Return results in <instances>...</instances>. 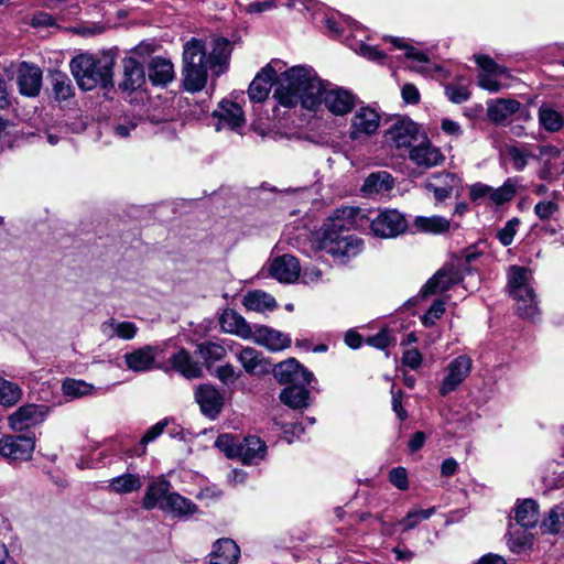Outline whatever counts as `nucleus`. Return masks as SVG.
<instances>
[{
  "label": "nucleus",
  "instance_id": "f257e3e1",
  "mask_svg": "<svg viewBox=\"0 0 564 564\" xmlns=\"http://www.w3.org/2000/svg\"><path fill=\"white\" fill-rule=\"evenodd\" d=\"M282 106L343 117L356 106L357 97L347 88L323 80L316 70L307 65L290 67L278 90Z\"/></svg>",
  "mask_w": 564,
  "mask_h": 564
},
{
  "label": "nucleus",
  "instance_id": "f03ea898",
  "mask_svg": "<svg viewBox=\"0 0 564 564\" xmlns=\"http://www.w3.org/2000/svg\"><path fill=\"white\" fill-rule=\"evenodd\" d=\"M231 43L225 37H215L210 51L203 40L193 37L183 47V85L187 91H200L207 83L208 69L215 76L225 73L231 56Z\"/></svg>",
  "mask_w": 564,
  "mask_h": 564
},
{
  "label": "nucleus",
  "instance_id": "7ed1b4c3",
  "mask_svg": "<svg viewBox=\"0 0 564 564\" xmlns=\"http://www.w3.org/2000/svg\"><path fill=\"white\" fill-rule=\"evenodd\" d=\"M367 217L364 210L355 206L337 208L322 228L319 248L340 262L356 257L362 250V240L348 234L351 229L362 227Z\"/></svg>",
  "mask_w": 564,
  "mask_h": 564
},
{
  "label": "nucleus",
  "instance_id": "20e7f679",
  "mask_svg": "<svg viewBox=\"0 0 564 564\" xmlns=\"http://www.w3.org/2000/svg\"><path fill=\"white\" fill-rule=\"evenodd\" d=\"M113 59L104 55L97 57L89 53L75 56L69 64L70 72L83 90H91L97 86L104 89L112 88Z\"/></svg>",
  "mask_w": 564,
  "mask_h": 564
},
{
  "label": "nucleus",
  "instance_id": "39448f33",
  "mask_svg": "<svg viewBox=\"0 0 564 564\" xmlns=\"http://www.w3.org/2000/svg\"><path fill=\"white\" fill-rule=\"evenodd\" d=\"M510 294L517 302L516 310L519 316L535 321L540 310L535 294L530 283V271L522 267H512L509 275Z\"/></svg>",
  "mask_w": 564,
  "mask_h": 564
},
{
  "label": "nucleus",
  "instance_id": "423d86ee",
  "mask_svg": "<svg viewBox=\"0 0 564 564\" xmlns=\"http://www.w3.org/2000/svg\"><path fill=\"white\" fill-rule=\"evenodd\" d=\"M290 72L286 64L281 59H272L256 75L251 82L248 95L252 101L261 102L269 96L270 89L274 86L273 97L282 106L278 95L280 83L285 74Z\"/></svg>",
  "mask_w": 564,
  "mask_h": 564
},
{
  "label": "nucleus",
  "instance_id": "0eeeda50",
  "mask_svg": "<svg viewBox=\"0 0 564 564\" xmlns=\"http://www.w3.org/2000/svg\"><path fill=\"white\" fill-rule=\"evenodd\" d=\"M420 137L419 126L406 117L394 118L384 132L386 143L397 150H409Z\"/></svg>",
  "mask_w": 564,
  "mask_h": 564
},
{
  "label": "nucleus",
  "instance_id": "6e6552de",
  "mask_svg": "<svg viewBox=\"0 0 564 564\" xmlns=\"http://www.w3.org/2000/svg\"><path fill=\"white\" fill-rule=\"evenodd\" d=\"M380 122L381 116L375 108L360 106L350 118L348 135L352 141L364 142L378 131Z\"/></svg>",
  "mask_w": 564,
  "mask_h": 564
},
{
  "label": "nucleus",
  "instance_id": "1a4fd4ad",
  "mask_svg": "<svg viewBox=\"0 0 564 564\" xmlns=\"http://www.w3.org/2000/svg\"><path fill=\"white\" fill-rule=\"evenodd\" d=\"M473 369V360L467 355H459L452 359L443 370V378L438 386V393L445 397L456 391L468 378Z\"/></svg>",
  "mask_w": 564,
  "mask_h": 564
},
{
  "label": "nucleus",
  "instance_id": "9d476101",
  "mask_svg": "<svg viewBox=\"0 0 564 564\" xmlns=\"http://www.w3.org/2000/svg\"><path fill=\"white\" fill-rule=\"evenodd\" d=\"M50 412L46 404L26 403L9 415L8 423L13 431L23 432L44 423Z\"/></svg>",
  "mask_w": 564,
  "mask_h": 564
},
{
  "label": "nucleus",
  "instance_id": "9b49d317",
  "mask_svg": "<svg viewBox=\"0 0 564 564\" xmlns=\"http://www.w3.org/2000/svg\"><path fill=\"white\" fill-rule=\"evenodd\" d=\"M408 228L405 217L397 209H386L371 219L370 229L376 237L394 238Z\"/></svg>",
  "mask_w": 564,
  "mask_h": 564
},
{
  "label": "nucleus",
  "instance_id": "f8f14e48",
  "mask_svg": "<svg viewBox=\"0 0 564 564\" xmlns=\"http://www.w3.org/2000/svg\"><path fill=\"white\" fill-rule=\"evenodd\" d=\"M35 449V437L6 435L0 438V456L8 462L29 460Z\"/></svg>",
  "mask_w": 564,
  "mask_h": 564
},
{
  "label": "nucleus",
  "instance_id": "ddd939ff",
  "mask_svg": "<svg viewBox=\"0 0 564 564\" xmlns=\"http://www.w3.org/2000/svg\"><path fill=\"white\" fill-rule=\"evenodd\" d=\"M541 163L539 177L544 181H554L564 173V151L553 145H543L535 158Z\"/></svg>",
  "mask_w": 564,
  "mask_h": 564
},
{
  "label": "nucleus",
  "instance_id": "4468645a",
  "mask_svg": "<svg viewBox=\"0 0 564 564\" xmlns=\"http://www.w3.org/2000/svg\"><path fill=\"white\" fill-rule=\"evenodd\" d=\"M476 63L481 68V73L478 76V84L481 88L497 93L507 86L499 80L502 77H507L506 67L497 64L487 55L477 56Z\"/></svg>",
  "mask_w": 564,
  "mask_h": 564
},
{
  "label": "nucleus",
  "instance_id": "2eb2a0df",
  "mask_svg": "<svg viewBox=\"0 0 564 564\" xmlns=\"http://www.w3.org/2000/svg\"><path fill=\"white\" fill-rule=\"evenodd\" d=\"M273 375L280 383L284 384H310L314 375L304 368L295 358H290L278 364Z\"/></svg>",
  "mask_w": 564,
  "mask_h": 564
},
{
  "label": "nucleus",
  "instance_id": "dca6fc26",
  "mask_svg": "<svg viewBox=\"0 0 564 564\" xmlns=\"http://www.w3.org/2000/svg\"><path fill=\"white\" fill-rule=\"evenodd\" d=\"M409 160L422 170H429L438 165L444 156L440 150L432 145L426 137L422 135V140L414 143L409 149Z\"/></svg>",
  "mask_w": 564,
  "mask_h": 564
},
{
  "label": "nucleus",
  "instance_id": "f3484780",
  "mask_svg": "<svg viewBox=\"0 0 564 564\" xmlns=\"http://www.w3.org/2000/svg\"><path fill=\"white\" fill-rule=\"evenodd\" d=\"M17 85L21 95L35 97L42 87V70L36 65L23 62L17 74Z\"/></svg>",
  "mask_w": 564,
  "mask_h": 564
},
{
  "label": "nucleus",
  "instance_id": "a211bd4d",
  "mask_svg": "<svg viewBox=\"0 0 564 564\" xmlns=\"http://www.w3.org/2000/svg\"><path fill=\"white\" fill-rule=\"evenodd\" d=\"M250 339L270 351H281L291 345V337L288 334L268 326H257Z\"/></svg>",
  "mask_w": 564,
  "mask_h": 564
},
{
  "label": "nucleus",
  "instance_id": "6ab92c4d",
  "mask_svg": "<svg viewBox=\"0 0 564 564\" xmlns=\"http://www.w3.org/2000/svg\"><path fill=\"white\" fill-rule=\"evenodd\" d=\"M213 115L218 120L216 126L217 130H237L245 123V117L241 107L232 101H221L218 108L214 110Z\"/></svg>",
  "mask_w": 564,
  "mask_h": 564
},
{
  "label": "nucleus",
  "instance_id": "aec40b11",
  "mask_svg": "<svg viewBox=\"0 0 564 564\" xmlns=\"http://www.w3.org/2000/svg\"><path fill=\"white\" fill-rule=\"evenodd\" d=\"M195 399L203 414L209 419H216L224 405V399L219 391L209 384L199 386L195 392Z\"/></svg>",
  "mask_w": 564,
  "mask_h": 564
},
{
  "label": "nucleus",
  "instance_id": "412c9836",
  "mask_svg": "<svg viewBox=\"0 0 564 564\" xmlns=\"http://www.w3.org/2000/svg\"><path fill=\"white\" fill-rule=\"evenodd\" d=\"M270 275L282 283H293L301 273L297 259L290 254L275 258L269 268Z\"/></svg>",
  "mask_w": 564,
  "mask_h": 564
},
{
  "label": "nucleus",
  "instance_id": "4be33fe9",
  "mask_svg": "<svg viewBox=\"0 0 564 564\" xmlns=\"http://www.w3.org/2000/svg\"><path fill=\"white\" fill-rule=\"evenodd\" d=\"M159 352L160 348L158 346H143L124 355L126 365L128 369L135 372L149 371L154 368Z\"/></svg>",
  "mask_w": 564,
  "mask_h": 564
},
{
  "label": "nucleus",
  "instance_id": "5701e85b",
  "mask_svg": "<svg viewBox=\"0 0 564 564\" xmlns=\"http://www.w3.org/2000/svg\"><path fill=\"white\" fill-rule=\"evenodd\" d=\"M171 482L163 477H159L150 482L147 487L142 506L147 510L159 508L167 502L169 496H171Z\"/></svg>",
  "mask_w": 564,
  "mask_h": 564
},
{
  "label": "nucleus",
  "instance_id": "b1692460",
  "mask_svg": "<svg viewBox=\"0 0 564 564\" xmlns=\"http://www.w3.org/2000/svg\"><path fill=\"white\" fill-rule=\"evenodd\" d=\"M459 281V276L453 269L438 270L422 288L420 295L427 297L430 295L443 293L449 290Z\"/></svg>",
  "mask_w": 564,
  "mask_h": 564
},
{
  "label": "nucleus",
  "instance_id": "393cba45",
  "mask_svg": "<svg viewBox=\"0 0 564 564\" xmlns=\"http://www.w3.org/2000/svg\"><path fill=\"white\" fill-rule=\"evenodd\" d=\"M237 359L245 371L251 376H262L270 372L271 364L267 361L261 352L251 347L242 348L237 354Z\"/></svg>",
  "mask_w": 564,
  "mask_h": 564
},
{
  "label": "nucleus",
  "instance_id": "a878e982",
  "mask_svg": "<svg viewBox=\"0 0 564 564\" xmlns=\"http://www.w3.org/2000/svg\"><path fill=\"white\" fill-rule=\"evenodd\" d=\"M224 332L237 335L243 339H250L252 328L247 321L234 310H225L219 318Z\"/></svg>",
  "mask_w": 564,
  "mask_h": 564
},
{
  "label": "nucleus",
  "instance_id": "bb28decb",
  "mask_svg": "<svg viewBox=\"0 0 564 564\" xmlns=\"http://www.w3.org/2000/svg\"><path fill=\"white\" fill-rule=\"evenodd\" d=\"M240 550L235 541L219 539L213 546L210 564H238Z\"/></svg>",
  "mask_w": 564,
  "mask_h": 564
},
{
  "label": "nucleus",
  "instance_id": "cd10ccee",
  "mask_svg": "<svg viewBox=\"0 0 564 564\" xmlns=\"http://www.w3.org/2000/svg\"><path fill=\"white\" fill-rule=\"evenodd\" d=\"M521 107L516 99L498 98L488 102L487 117L495 123H502L514 115Z\"/></svg>",
  "mask_w": 564,
  "mask_h": 564
},
{
  "label": "nucleus",
  "instance_id": "c85d7f7f",
  "mask_svg": "<svg viewBox=\"0 0 564 564\" xmlns=\"http://www.w3.org/2000/svg\"><path fill=\"white\" fill-rule=\"evenodd\" d=\"M394 186V180L390 173L386 171H378L369 174L361 187L365 196L387 194Z\"/></svg>",
  "mask_w": 564,
  "mask_h": 564
},
{
  "label": "nucleus",
  "instance_id": "c756f323",
  "mask_svg": "<svg viewBox=\"0 0 564 564\" xmlns=\"http://www.w3.org/2000/svg\"><path fill=\"white\" fill-rule=\"evenodd\" d=\"M265 453L267 446L264 442L257 436H248L240 442L238 457L245 464H257L264 458Z\"/></svg>",
  "mask_w": 564,
  "mask_h": 564
},
{
  "label": "nucleus",
  "instance_id": "7c9ffc66",
  "mask_svg": "<svg viewBox=\"0 0 564 564\" xmlns=\"http://www.w3.org/2000/svg\"><path fill=\"white\" fill-rule=\"evenodd\" d=\"M123 80L120 87L124 90H135L144 83V70L134 57L123 59Z\"/></svg>",
  "mask_w": 564,
  "mask_h": 564
},
{
  "label": "nucleus",
  "instance_id": "2f4dec72",
  "mask_svg": "<svg viewBox=\"0 0 564 564\" xmlns=\"http://www.w3.org/2000/svg\"><path fill=\"white\" fill-rule=\"evenodd\" d=\"M161 510L173 517L183 518L196 513L197 506L189 499L173 491L171 496H169L167 502L161 506Z\"/></svg>",
  "mask_w": 564,
  "mask_h": 564
},
{
  "label": "nucleus",
  "instance_id": "473e14b6",
  "mask_svg": "<svg viewBox=\"0 0 564 564\" xmlns=\"http://www.w3.org/2000/svg\"><path fill=\"white\" fill-rule=\"evenodd\" d=\"M242 304L248 311L259 313L272 312L276 307L275 299L261 290L249 291L243 296Z\"/></svg>",
  "mask_w": 564,
  "mask_h": 564
},
{
  "label": "nucleus",
  "instance_id": "72a5a7b5",
  "mask_svg": "<svg viewBox=\"0 0 564 564\" xmlns=\"http://www.w3.org/2000/svg\"><path fill=\"white\" fill-rule=\"evenodd\" d=\"M100 330L102 335L108 339L118 337L123 340H130L135 336L138 327L134 323L119 322L111 318L101 324Z\"/></svg>",
  "mask_w": 564,
  "mask_h": 564
},
{
  "label": "nucleus",
  "instance_id": "f704fd0d",
  "mask_svg": "<svg viewBox=\"0 0 564 564\" xmlns=\"http://www.w3.org/2000/svg\"><path fill=\"white\" fill-rule=\"evenodd\" d=\"M149 78L154 85L165 86L174 78V67L171 61L154 57L149 64Z\"/></svg>",
  "mask_w": 564,
  "mask_h": 564
},
{
  "label": "nucleus",
  "instance_id": "c9c22d12",
  "mask_svg": "<svg viewBox=\"0 0 564 564\" xmlns=\"http://www.w3.org/2000/svg\"><path fill=\"white\" fill-rule=\"evenodd\" d=\"M172 367L187 379L199 378L202 376L200 365L193 360L185 349L178 350L171 357Z\"/></svg>",
  "mask_w": 564,
  "mask_h": 564
},
{
  "label": "nucleus",
  "instance_id": "e433bc0d",
  "mask_svg": "<svg viewBox=\"0 0 564 564\" xmlns=\"http://www.w3.org/2000/svg\"><path fill=\"white\" fill-rule=\"evenodd\" d=\"M514 519L523 528H533L539 521V506L533 499L519 501L514 507Z\"/></svg>",
  "mask_w": 564,
  "mask_h": 564
},
{
  "label": "nucleus",
  "instance_id": "4c0bfd02",
  "mask_svg": "<svg viewBox=\"0 0 564 564\" xmlns=\"http://www.w3.org/2000/svg\"><path fill=\"white\" fill-rule=\"evenodd\" d=\"M521 187V178L518 176L508 177L501 186L492 187L490 204L502 206L511 202Z\"/></svg>",
  "mask_w": 564,
  "mask_h": 564
},
{
  "label": "nucleus",
  "instance_id": "58836bf2",
  "mask_svg": "<svg viewBox=\"0 0 564 564\" xmlns=\"http://www.w3.org/2000/svg\"><path fill=\"white\" fill-rule=\"evenodd\" d=\"M538 116L541 127L549 132H557L564 128V109L544 104L539 108Z\"/></svg>",
  "mask_w": 564,
  "mask_h": 564
},
{
  "label": "nucleus",
  "instance_id": "ea45409f",
  "mask_svg": "<svg viewBox=\"0 0 564 564\" xmlns=\"http://www.w3.org/2000/svg\"><path fill=\"white\" fill-rule=\"evenodd\" d=\"M306 384H291L282 390L280 400L292 409H302L308 405L310 392Z\"/></svg>",
  "mask_w": 564,
  "mask_h": 564
},
{
  "label": "nucleus",
  "instance_id": "a19ab883",
  "mask_svg": "<svg viewBox=\"0 0 564 564\" xmlns=\"http://www.w3.org/2000/svg\"><path fill=\"white\" fill-rule=\"evenodd\" d=\"M96 388L84 380L66 378L62 382V392L65 397L70 399H78L95 393Z\"/></svg>",
  "mask_w": 564,
  "mask_h": 564
},
{
  "label": "nucleus",
  "instance_id": "79ce46f5",
  "mask_svg": "<svg viewBox=\"0 0 564 564\" xmlns=\"http://www.w3.org/2000/svg\"><path fill=\"white\" fill-rule=\"evenodd\" d=\"M506 152L516 171L524 170L529 161L536 158L530 144L510 145Z\"/></svg>",
  "mask_w": 564,
  "mask_h": 564
},
{
  "label": "nucleus",
  "instance_id": "37998d69",
  "mask_svg": "<svg viewBox=\"0 0 564 564\" xmlns=\"http://www.w3.org/2000/svg\"><path fill=\"white\" fill-rule=\"evenodd\" d=\"M447 183L437 185L434 181H426L425 188L434 193V197L437 202H443L451 196L453 189L460 185V180L456 175H444L442 176Z\"/></svg>",
  "mask_w": 564,
  "mask_h": 564
},
{
  "label": "nucleus",
  "instance_id": "c03bdc74",
  "mask_svg": "<svg viewBox=\"0 0 564 564\" xmlns=\"http://www.w3.org/2000/svg\"><path fill=\"white\" fill-rule=\"evenodd\" d=\"M415 226L425 232L431 234H443L446 232L451 228V223L448 219L442 216H431V217H416Z\"/></svg>",
  "mask_w": 564,
  "mask_h": 564
},
{
  "label": "nucleus",
  "instance_id": "a18cd8bd",
  "mask_svg": "<svg viewBox=\"0 0 564 564\" xmlns=\"http://www.w3.org/2000/svg\"><path fill=\"white\" fill-rule=\"evenodd\" d=\"M142 481L139 476L124 474L113 478L110 481V489L117 494H129L141 488Z\"/></svg>",
  "mask_w": 564,
  "mask_h": 564
},
{
  "label": "nucleus",
  "instance_id": "49530a36",
  "mask_svg": "<svg viewBox=\"0 0 564 564\" xmlns=\"http://www.w3.org/2000/svg\"><path fill=\"white\" fill-rule=\"evenodd\" d=\"M51 77L52 88L56 99L67 100L74 95L72 82L65 73L54 72Z\"/></svg>",
  "mask_w": 564,
  "mask_h": 564
},
{
  "label": "nucleus",
  "instance_id": "de8ad7c7",
  "mask_svg": "<svg viewBox=\"0 0 564 564\" xmlns=\"http://www.w3.org/2000/svg\"><path fill=\"white\" fill-rule=\"evenodd\" d=\"M22 390L17 384L0 377V405L12 406L20 401Z\"/></svg>",
  "mask_w": 564,
  "mask_h": 564
},
{
  "label": "nucleus",
  "instance_id": "09e8293b",
  "mask_svg": "<svg viewBox=\"0 0 564 564\" xmlns=\"http://www.w3.org/2000/svg\"><path fill=\"white\" fill-rule=\"evenodd\" d=\"M564 527V508L555 506L550 510L546 518L541 523V529L545 533L555 534Z\"/></svg>",
  "mask_w": 564,
  "mask_h": 564
},
{
  "label": "nucleus",
  "instance_id": "8fccbe9b",
  "mask_svg": "<svg viewBox=\"0 0 564 564\" xmlns=\"http://www.w3.org/2000/svg\"><path fill=\"white\" fill-rule=\"evenodd\" d=\"M199 356L206 362H216L225 358L226 349L223 345L214 341H205L197 346Z\"/></svg>",
  "mask_w": 564,
  "mask_h": 564
},
{
  "label": "nucleus",
  "instance_id": "3c124183",
  "mask_svg": "<svg viewBox=\"0 0 564 564\" xmlns=\"http://www.w3.org/2000/svg\"><path fill=\"white\" fill-rule=\"evenodd\" d=\"M435 513V508L413 509L401 521L405 531L414 529L421 521L430 519Z\"/></svg>",
  "mask_w": 564,
  "mask_h": 564
},
{
  "label": "nucleus",
  "instance_id": "603ef678",
  "mask_svg": "<svg viewBox=\"0 0 564 564\" xmlns=\"http://www.w3.org/2000/svg\"><path fill=\"white\" fill-rule=\"evenodd\" d=\"M215 445L221 452H224L227 457H238L239 455L240 442H238L236 437L230 434L219 435L215 442Z\"/></svg>",
  "mask_w": 564,
  "mask_h": 564
},
{
  "label": "nucleus",
  "instance_id": "864d4df0",
  "mask_svg": "<svg viewBox=\"0 0 564 564\" xmlns=\"http://www.w3.org/2000/svg\"><path fill=\"white\" fill-rule=\"evenodd\" d=\"M447 98L454 104H462L469 99L470 93L463 83L449 84L445 87Z\"/></svg>",
  "mask_w": 564,
  "mask_h": 564
},
{
  "label": "nucleus",
  "instance_id": "5fc2aeb1",
  "mask_svg": "<svg viewBox=\"0 0 564 564\" xmlns=\"http://www.w3.org/2000/svg\"><path fill=\"white\" fill-rule=\"evenodd\" d=\"M445 312V301L435 300L430 306L427 312L422 316V324L425 327L435 325L436 321L440 319Z\"/></svg>",
  "mask_w": 564,
  "mask_h": 564
},
{
  "label": "nucleus",
  "instance_id": "6e6d98bb",
  "mask_svg": "<svg viewBox=\"0 0 564 564\" xmlns=\"http://www.w3.org/2000/svg\"><path fill=\"white\" fill-rule=\"evenodd\" d=\"M492 193V186L477 182L468 186V196L469 199L474 203H477L481 199L487 198L490 202Z\"/></svg>",
  "mask_w": 564,
  "mask_h": 564
},
{
  "label": "nucleus",
  "instance_id": "4d7b16f0",
  "mask_svg": "<svg viewBox=\"0 0 564 564\" xmlns=\"http://www.w3.org/2000/svg\"><path fill=\"white\" fill-rule=\"evenodd\" d=\"M519 223L518 218H512L498 231V239L502 246L507 247L512 243Z\"/></svg>",
  "mask_w": 564,
  "mask_h": 564
},
{
  "label": "nucleus",
  "instance_id": "13d9d810",
  "mask_svg": "<svg viewBox=\"0 0 564 564\" xmlns=\"http://www.w3.org/2000/svg\"><path fill=\"white\" fill-rule=\"evenodd\" d=\"M216 377L226 386L234 384L240 377V372L236 371L230 364L223 365L216 369Z\"/></svg>",
  "mask_w": 564,
  "mask_h": 564
},
{
  "label": "nucleus",
  "instance_id": "bf43d9fd",
  "mask_svg": "<svg viewBox=\"0 0 564 564\" xmlns=\"http://www.w3.org/2000/svg\"><path fill=\"white\" fill-rule=\"evenodd\" d=\"M391 42L397 48L404 50L405 56L408 58L417 61L420 63H427V56L423 52L417 51L412 46H409L402 39L394 37L391 39Z\"/></svg>",
  "mask_w": 564,
  "mask_h": 564
},
{
  "label": "nucleus",
  "instance_id": "052dcab7",
  "mask_svg": "<svg viewBox=\"0 0 564 564\" xmlns=\"http://www.w3.org/2000/svg\"><path fill=\"white\" fill-rule=\"evenodd\" d=\"M401 361L403 366L416 370L423 362V356L416 348H408L403 351Z\"/></svg>",
  "mask_w": 564,
  "mask_h": 564
},
{
  "label": "nucleus",
  "instance_id": "680f3d73",
  "mask_svg": "<svg viewBox=\"0 0 564 564\" xmlns=\"http://www.w3.org/2000/svg\"><path fill=\"white\" fill-rule=\"evenodd\" d=\"M558 210V205L553 200H542L534 206V214L541 220L549 219Z\"/></svg>",
  "mask_w": 564,
  "mask_h": 564
},
{
  "label": "nucleus",
  "instance_id": "e2e57ef3",
  "mask_svg": "<svg viewBox=\"0 0 564 564\" xmlns=\"http://www.w3.org/2000/svg\"><path fill=\"white\" fill-rule=\"evenodd\" d=\"M389 480L400 490H405L409 487L408 473L403 467L392 468L389 473Z\"/></svg>",
  "mask_w": 564,
  "mask_h": 564
},
{
  "label": "nucleus",
  "instance_id": "0e129e2a",
  "mask_svg": "<svg viewBox=\"0 0 564 564\" xmlns=\"http://www.w3.org/2000/svg\"><path fill=\"white\" fill-rule=\"evenodd\" d=\"M355 51L369 61L380 62L384 58V54L377 46L369 44L359 43Z\"/></svg>",
  "mask_w": 564,
  "mask_h": 564
},
{
  "label": "nucleus",
  "instance_id": "69168bd1",
  "mask_svg": "<svg viewBox=\"0 0 564 564\" xmlns=\"http://www.w3.org/2000/svg\"><path fill=\"white\" fill-rule=\"evenodd\" d=\"M367 343H368V345H370L372 347H376V348H379V349H384V348H387L390 345L391 337H390V334H389V332L387 329H382L381 332H379L375 336L369 337L367 339Z\"/></svg>",
  "mask_w": 564,
  "mask_h": 564
},
{
  "label": "nucleus",
  "instance_id": "338daca9",
  "mask_svg": "<svg viewBox=\"0 0 564 564\" xmlns=\"http://www.w3.org/2000/svg\"><path fill=\"white\" fill-rule=\"evenodd\" d=\"M402 98L408 104H416L420 100V93L412 84H405L402 87Z\"/></svg>",
  "mask_w": 564,
  "mask_h": 564
},
{
  "label": "nucleus",
  "instance_id": "774afa93",
  "mask_svg": "<svg viewBox=\"0 0 564 564\" xmlns=\"http://www.w3.org/2000/svg\"><path fill=\"white\" fill-rule=\"evenodd\" d=\"M441 128L446 134L452 137H459L463 133V130L458 122L451 119H443Z\"/></svg>",
  "mask_w": 564,
  "mask_h": 564
}]
</instances>
